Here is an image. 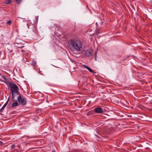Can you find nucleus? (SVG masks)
Returning a JSON list of instances; mask_svg holds the SVG:
<instances>
[{
  "label": "nucleus",
  "instance_id": "nucleus-14",
  "mask_svg": "<svg viewBox=\"0 0 152 152\" xmlns=\"http://www.w3.org/2000/svg\"><path fill=\"white\" fill-rule=\"evenodd\" d=\"M96 52L95 53V60H96Z\"/></svg>",
  "mask_w": 152,
  "mask_h": 152
},
{
  "label": "nucleus",
  "instance_id": "nucleus-2",
  "mask_svg": "<svg viewBox=\"0 0 152 152\" xmlns=\"http://www.w3.org/2000/svg\"><path fill=\"white\" fill-rule=\"evenodd\" d=\"M10 89L12 94V97H15L16 95H19L20 94L18 92L19 88L17 85L15 83H13L10 86Z\"/></svg>",
  "mask_w": 152,
  "mask_h": 152
},
{
  "label": "nucleus",
  "instance_id": "nucleus-4",
  "mask_svg": "<svg viewBox=\"0 0 152 152\" xmlns=\"http://www.w3.org/2000/svg\"><path fill=\"white\" fill-rule=\"evenodd\" d=\"M15 97H14V98L12 97L13 101V103L12 105V107H15L18 106L20 104L18 101L15 99Z\"/></svg>",
  "mask_w": 152,
  "mask_h": 152
},
{
  "label": "nucleus",
  "instance_id": "nucleus-13",
  "mask_svg": "<svg viewBox=\"0 0 152 152\" xmlns=\"http://www.w3.org/2000/svg\"><path fill=\"white\" fill-rule=\"evenodd\" d=\"M15 145H11V148L13 149L14 148H15Z\"/></svg>",
  "mask_w": 152,
  "mask_h": 152
},
{
  "label": "nucleus",
  "instance_id": "nucleus-9",
  "mask_svg": "<svg viewBox=\"0 0 152 152\" xmlns=\"http://www.w3.org/2000/svg\"><path fill=\"white\" fill-rule=\"evenodd\" d=\"M83 67L84 68L87 69L91 72H94L93 70L92 69H91L89 67L87 66L86 65H83Z\"/></svg>",
  "mask_w": 152,
  "mask_h": 152
},
{
  "label": "nucleus",
  "instance_id": "nucleus-16",
  "mask_svg": "<svg viewBox=\"0 0 152 152\" xmlns=\"http://www.w3.org/2000/svg\"><path fill=\"white\" fill-rule=\"evenodd\" d=\"M53 152H56L55 151H53Z\"/></svg>",
  "mask_w": 152,
  "mask_h": 152
},
{
  "label": "nucleus",
  "instance_id": "nucleus-11",
  "mask_svg": "<svg viewBox=\"0 0 152 152\" xmlns=\"http://www.w3.org/2000/svg\"><path fill=\"white\" fill-rule=\"evenodd\" d=\"M18 4H19L21 2V0H15Z\"/></svg>",
  "mask_w": 152,
  "mask_h": 152
},
{
  "label": "nucleus",
  "instance_id": "nucleus-3",
  "mask_svg": "<svg viewBox=\"0 0 152 152\" xmlns=\"http://www.w3.org/2000/svg\"><path fill=\"white\" fill-rule=\"evenodd\" d=\"M17 100L19 104L21 103L23 105H25L27 104L26 99L25 98H23V96L21 94L19 95Z\"/></svg>",
  "mask_w": 152,
  "mask_h": 152
},
{
  "label": "nucleus",
  "instance_id": "nucleus-6",
  "mask_svg": "<svg viewBox=\"0 0 152 152\" xmlns=\"http://www.w3.org/2000/svg\"><path fill=\"white\" fill-rule=\"evenodd\" d=\"M94 111L97 113H102L103 111L102 108L100 107H97L94 109Z\"/></svg>",
  "mask_w": 152,
  "mask_h": 152
},
{
  "label": "nucleus",
  "instance_id": "nucleus-15",
  "mask_svg": "<svg viewBox=\"0 0 152 152\" xmlns=\"http://www.w3.org/2000/svg\"><path fill=\"white\" fill-rule=\"evenodd\" d=\"M92 112H93V111H89L88 112V113H91Z\"/></svg>",
  "mask_w": 152,
  "mask_h": 152
},
{
  "label": "nucleus",
  "instance_id": "nucleus-8",
  "mask_svg": "<svg viewBox=\"0 0 152 152\" xmlns=\"http://www.w3.org/2000/svg\"><path fill=\"white\" fill-rule=\"evenodd\" d=\"M9 98H8V99L7 101V102L4 104V105L2 107L1 109L0 110V112H3L4 109V108H5V107H6V105H7V104L8 103V102L9 101Z\"/></svg>",
  "mask_w": 152,
  "mask_h": 152
},
{
  "label": "nucleus",
  "instance_id": "nucleus-1",
  "mask_svg": "<svg viewBox=\"0 0 152 152\" xmlns=\"http://www.w3.org/2000/svg\"><path fill=\"white\" fill-rule=\"evenodd\" d=\"M70 43L74 49L77 51H80L82 48V42L79 40L72 39L70 40Z\"/></svg>",
  "mask_w": 152,
  "mask_h": 152
},
{
  "label": "nucleus",
  "instance_id": "nucleus-5",
  "mask_svg": "<svg viewBox=\"0 0 152 152\" xmlns=\"http://www.w3.org/2000/svg\"><path fill=\"white\" fill-rule=\"evenodd\" d=\"M93 51L91 49L88 50L86 52L85 55L88 57H91L93 54Z\"/></svg>",
  "mask_w": 152,
  "mask_h": 152
},
{
  "label": "nucleus",
  "instance_id": "nucleus-7",
  "mask_svg": "<svg viewBox=\"0 0 152 152\" xmlns=\"http://www.w3.org/2000/svg\"><path fill=\"white\" fill-rule=\"evenodd\" d=\"M0 80L6 83H8L9 81L8 79L4 76H2V79H0Z\"/></svg>",
  "mask_w": 152,
  "mask_h": 152
},
{
  "label": "nucleus",
  "instance_id": "nucleus-10",
  "mask_svg": "<svg viewBox=\"0 0 152 152\" xmlns=\"http://www.w3.org/2000/svg\"><path fill=\"white\" fill-rule=\"evenodd\" d=\"M11 2V1L10 0H7L5 1V3L6 4H9Z\"/></svg>",
  "mask_w": 152,
  "mask_h": 152
},
{
  "label": "nucleus",
  "instance_id": "nucleus-12",
  "mask_svg": "<svg viewBox=\"0 0 152 152\" xmlns=\"http://www.w3.org/2000/svg\"><path fill=\"white\" fill-rule=\"evenodd\" d=\"M12 21L11 20H9L7 22V23L9 25H10Z\"/></svg>",
  "mask_w": 152,
  "mask_h": 152
}]
</instances>
